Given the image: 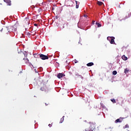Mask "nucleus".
<instances>
[{
	"mask_svg": "<svg viewBox=\"0 0 131 131\" xmlns=\"http://www.w3.org/2000/svg\"><path fill=\"white\" fill-rule=\"evenodd\" d=\"M41 91H45L46 95H50L51 94V90L48 87H47V85H43L42 88H40Z\"/></svg>",
	"mask_w": 131,
	"mask_h": 131,
	"instance_id": "1",
	"label": "nucleus"
},
{
	"mask_svg": "<svg viewBox=\"0 0 131 131\" xmlns=\"http://www.w3.org/2000/svg\"><path fill=\"white\" fill-rule=\"evenodd\" d=\"M89 131H94V129L96 128V123L90 122Z\"/></svg>",
	"mask_w": 131,
	"mask_h": 131,
	"instance_id": "2",
	"label": "nucleus"
},
{
	"mask_svg": "<svg viewBox=\"0 0 131 131\" xmlns=\"http://www.w3.org/2000/svg\"><path fill=\"white\" fill-rule=\"evenodd\" d=\"M107 40H109L110 43L112 45H114L115 43V42L114 41V39H115V37H107Z\"/></svg>",
	"mask_w": 131,
	"mask_h": 131,
	"instance_id": "3",
	"label": "nucleus"
},
{
	"mask_svg": "<svg viewBox=\"0 0 131 131\" xmlns=\"http://www.w3.org/2000/svg\"><path fill=\"white\" fill-rule=\"evenodd\" d=\"M39 57L41 59V60H48L49 59V56L42 54H39Z\"/></svg>",
	"mask_w": 131,
	"mask_h": 131,
	"instance_id": "4",
	"label": "nucleus"
},
{
	"mask_svg": "<svg viewBox=\"0 0 131 131\" xmlns=\"http://www.w3.org/2000/svg\"><path fill=\"white\" fill-rule=\"evenodd\" d=\"M10 31L9 30V28L8 27H4L1 30V32H4V33H8Z\"/></svg>",
	"mask_w": 131,
	"mask_h": 131,
	"instance_id": "5",
	"label": "nucleus"
},
{
	"mask_svg": "<svg viewBox=\"0 0 131 131\" xmlns=\"http://www.w3.org/2000/svg\"><path fill=\"white\" fill-rule=\"evenodd\" d=\"M63 76H65V74L63 73H59L57 75L58 78H62V77H63Z\"/></svg>",
	"mask_w": 131,
	"mask_h": 131,
	"instance_id": "6",
	"label": "nucleus"
},
{
	"mask_svg": "<svg viewBox=\"0 0 131 131\" xmlns=\"http://www.w3.org/2000/svg\"><path fill=\"white\" fill-rule=\"evenodd\" d=\"M5 3L7 4L8 6H11V4H12V2L11 0H4Z\"/></svg>",
	"mask_w": 131,
	"mask_h": 131,
	"instance_id": "7",
	"label": "nucleus"
},
{
	"mask_svg": "<svg viewBox=\"0 0 131 131\" xmlns=\"http://www.w3.org/2000/svg\"><path fill=\"white\" fill-rule=\"evenodd\" d=\"M75 3H76V9H78V7H79V4H80V3L75 1Z\"/></svg>",
	"mask_w": 131,
	"mask_h": 131,
	"instance_id": "8",
	"label": "nucleus"
},
{
	"mask_svg": "<svg viewBox=\"0 0 131 131\" xmlns=\"http://www.w3.org/2000/svg\"><path fill=\"white\" fill-rule=\"evenodd\" d=\"M94 66V63L93 62H89L86 64V66L88 67H91V66Z\"/></svg>",
	"mask_w": 131,
	"mask_h": 131,
	"instance_id": "9",
	"label": "nucleus"
},
{
	"mask_svg": "<svg viewBox=\"0 0 131 131\" xmlns=\"http://www.w3.org/2000/svg\"><path fill=\"white\" fill-rule=\"evenodd\" d=\"M122 60H124V61H126V60H127V57L124 55L122 56Z\"/></svg>",
	"mask_w": 131,
	"mask_h": 131,
	"instance_id": "10",
	"label": "nucleus"
},
{
	"mask_svg": "<svg viewBox=\"0 0 131 131\" xmlns=\"http://www.w3.org/2000/svg\"><path fill=\"white\" fill-rule=\"evenodd\" d=\"M97 4L98 5V6H102V5H103L104 3H103L102 2L98 1L97 2Z\"/></svg>",
	"mask_w": 131,
	"mask_h": 131,
	"instance_id": "11",
	"label": "nucleus"
},
{
	"mask_svg": "<svg viewBox=\"0 0 131 131\" xmlns=\"http://www.w3.org/2000/svg\"><path fill=\"white\" fill-rule=\"evenodd\" d=\"M64 117H65V116H63L62 117V118L60 119L59 123H62L64 121Z\"/></svg>",
	"mask_w": 131,
	"mask_h": 131,
	"instance_id": "12",
	"label": "nucleus"
},
{
	"mask_svg": "<svg viewBox=\"0 0 131 131\" xmlns=\"http://www.w3.org/2000/svg\"><path fill=\"white\" fill-rule=\"evenodd\" d=\"M128 71H129V70H128L127 68H126L124 70V73H125V74H126V73H128Z\"/></svg>",
	"mask_w": 131,
	"mask_h": 131,
	"instance_id": "13",
	"label": "nucleus"
},
{
	"mask_svg": "<svg viewBox=\"0 0 131 131\" xmlns=\"http://www.w3.org/2000/svg\"><path fill=\"white\" fill-rule=\"evenodd\" d=\"M115 123H118V122H121V121L119 119H117L115 121Z\"/></svg>",
	"mask_w": 131,
	"mask_h": 131,
	"instance_id": "14",
	"label": "nucleus"
},
{
	"mask_svg": "<svg viewBox=\"0 0 131 131\" xmlns=\"http://www.w3.org/2000/svg\"><path fill=\"white\" fill-rule=\"evenodd\" d=\"M21 57H24L23 58V60H25V57H26V56L25 55V54L24 53H22V54H21Z\"/></svg>",
	"mask_w": 131,
	"mask_h": 131,
	"instance_id": "15",
	"label": "nucleus"
},
{
	"mask_svg": "<svg viewBox=\"0 0 131 131\" xmlns=\"http://www.w3.org/2000/svg\"><path fill=\"white\" fill-rule=\"evenodd\" d=\"M26 34L27 35H28V36H30V35H33V34H31V33L27 32Z\"/></svg>",
	"mask_w": 131,
	"mask_h": 131,
	"instance_id": "16",
	"label": "nucleus"
},
{
	"mask_svg": "<svg viewBox=\"0 0 131 131\" xmlns=\"http://www.w3.org/2000/svg\"><path fill=\"white\" fill-rule=\"evenodd\" d=\"M113 75H116V74H117V71H114L113 72Z\"/></svg>",
	"mask_w": 131,
	"mask_h": 131,
	"instance_id": "17",
	"label": "nucleus"
},
{
	"mask_svg": "<svg viewBox=\"0 0 131 131\" xmlns=\"http://www.w3.org/2000/svg\"><path fill=\"white\" fill-rule=\"evenodd\" d=\"M96 24L97 25V27H101V26H102V25H101L100 23H96Z\"/></svg>",
	"mask_w": 131,
	"mask_h": 131,
	"instance_id": "18",
	"label": "nucleus"
},
{
	"mask_svg": "<svg viewBox=\"0 0 131 131\" xmlns=\"http://www.w3.org/2000/svg\"><path fill=\"white\" fill-rule=\"evenodd\" d=\"M128 127H129V126L128 125V124H126V125H125V126L124 127V128H128Z\"/></svg>",
	"mask_w": 131,
	"mask_h": 131,
	"instance_id": "19",
	"label": "nucleus"
},
{
	"mask_svg": "<svg viewBox=\"0 0 131 131\" xmlns=\"http://www.w3.org/2000/svg\"><path fill=\"white\" fill-rule=\"evenodd\" d=\"M13 27L14 28H15L14 29V31H16L17 30V26L16 25H14Z\"/></svg>",
	"mask_w": 131,
	"mask_h": 131,
	"instance_id": "20",
	"label": "nucleus"
},
{
	"mask_svg": "<svg viewBox=\"0 0 131 131\" xmlns=\"http://www.w3.org/2000/svg\"><path fill=\"white\" fill-rule=\"evenodd\" d=\"M34 56H35V58H38V56H39V54H35Z\"/></svg>",
	"mask_w": 131,
	"mask_h": 131,
	"instance_id": "21",
	"label": "nucleus"
},
{
	"mask_svg": "<svg viewBox=\"0 0 131 131\" xmlns=\"http://www.w3.org/2000/svg\"><path fill=\"white\" fill-rule=\"evenodd\" d=\"M111 101H112V102L113 103H116V101L115 100V99H111Z\"/></svg>",
	"mask_w": 131,
	"mask_h": 131,
	"instance_id": "22",
	"label": "nucleus"
},
{
	"mask_svg": "<svg viewBox=\"0 0 131 131\" xmlns=\"http://www.w3.org/2000/svg\"><path fill=\"white\" fill-rule=\"evenodd\" d=\"M80 77H81V79H83V77H82L81 75H79Z\"/></svg>",
	"mask_w": 131,
	"mask_h": 131,
	"instance_id": "23",
	"label": "nucleus"
},
{
	"mask_svg": "<svg viewBox=\"0 0 131 131\" xmlns=\"http://www.w3.org/2000/svg\"><path fill=\"white\" fill-rule=\"evenodd\" d=\"M26 60H27V61H26V63H27V62H29V60H28V59L27 58Z\"/></svg>",
	"mask_w": 131,
	"mask_h": 131,
	"instance_id": "24",
	"label": "nucleus"
},
{
	"mask_svg": "<svg viewBox=\"0 0 131 131\" xmlns=\"http://www.w3.org/2000/svg\"><path fill=\"white\" fill-rule=\"evenodd\" d=\"M34 25L35 26H38V25L37 24H34Z\"/></svg>",
	"mask_w": 131,
	"mask_h": 131,
	"instance_id": "25",
	"label": "nucleus"
},
{
	"mask_svg": "<svg viewBox=\"0 0 131 131\" xmlns=\"http://www.w3.org/2000/svg\"><path fill=\"white\" fill-rule=\"evenodd\" d=\"M49 127H51V126H52V124H49Z\"/></svg>",
	"mask_w": 131,
	"mask_h": 131,
	"instance_id": "26",
	"label": "nucleus"
},
{
	"mask_svg": "<svg viewBox=\"0 0 131 131\" xmlns=\"http://www.w3.org/2000/svg\"><path fill=\"white\" fill-rule=\"evenodd\" d=\"M35 73H38V72L36 70H35Z\"/></svg>",
	"mask_w": 131,
	"mask_h": 131,
	"instance_id": "27",
	"label": "nucleus"
},
{
	"mask_svg": "<svg viewBox=\"0 0 131 131\" xmlns=\"http://www.w3.org/2000/svg\"><path fill=\"white\" fill-rule=\"evenodd\" d=\"M129 17L130 16H131V12L129 14Z\"/></svg>",
	"mask_w": 131,
	"mask_h": 131,
	"instance_id": "28",
	"label": "nucleus"
},
{
	"mask_svg": "<svg viewBox=\"0 0 131 131\" xmlns=\"http://www.w3.org/2000/svg\"><path fill=\"white\" fill-rule=\"evenodd\" d=\"M48 1L51 3V2H52V0H48Z\"/></svg>",
	"mask_w": 131,
	"mask_h": 131,
	"instance_id": "29",
	"label": "nucleus"
},
{
	"mask_svg": "<svg viewBox=\"0 0 131 131\" xmlns=\"http://www.w3.org/2000/svg\"><path fill=\"white\" fill-rule=\"evenodd\" d=\"M76 75H78V73H77V74H76Z\"/></svg>",
	"mask_w": 131,
	"mask_h": 131,
	"instance_id": "30",
	"label": "nucleus"
},
{
	"mask_svg": "<svg viewBox=\"0 0 131 131\" xmlns=\"http://www.w3.org/2000/svg\"><path fill=\"white\" fill-rule=\"evenodd\" d=\"M46 106H47V105H48V103H46Z\"/></svg>",
	"mask_w": 131,
	"mask_h": 131,
	"instance_id": "31",
	"label": "nucleus"
},
{
	"mask_svg": "<svg viewBox=\"0 0 131 131\" xmlns=\"http://www.w3.org/2000/svg\"><path fill=\"white\" fill-rule=\"evenodd\" d=\"M46 106H47V105H48V103H46Z\"/></svg>",
	"mask_w": 131,
	"mask_h": 131,
	"instance_id": "32",
	"label": "nucleus"
},
{
	"mask_svg": "<svg viewBox=\"0 0 131 131\" xmlns=\"http://www.w3.org/2000/svg\"><path fill=\"white\" fill-rule=\"evenodd\" d=\"M94 23H95V21H93V24H94Z\"/></svg>",
	"mask_w": 131,
	"mask_h": 131,
	"instance_id": "33",
	"label": "nucleus"
},
{
	"mask_svg": "<svg viewBox=\"0 0 131 131\" xmlns=\"http://www.w3.org/2000/svg\"><path fill=\"white\" fill-rule=\"evenodd\" d=\"M86 15H84V17H85Z\"/></svg>",
	"mask_w": 131,
	"mask_h": 131,
	"instance_id": "34",
	"label": "nucleus"
}]
</instances>
